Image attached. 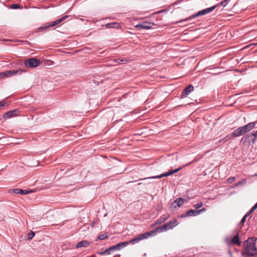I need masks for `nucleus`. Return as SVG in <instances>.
I'll use <instances>...</instances> for the list:
<instances>
[{
	"label": "nucleus",
	"instance_id": "obj_29",
	"mask_svg": "<svg viewBox=\"0 0 257 257\" xmlns=\"http://www.w3.org/2000/svg\"><path fill=\"white\" fill-rule=\"evenodd\" d=\"M114 61L120 64L123 63L124 62L126 61V60L122 59H120V58H117V59H115V60H114Z\"/></svg>",
	"mask_w": 257,
	"mask_h": 257
},
{
	"label": "nucleus",
	"instance_id": "obj_38",
	"mask_svg": "<svg viewBox=\"0 0 257 257\" xmlns=\"http://www.w3.org/2000/svg\"><path fill=\"white\" fill-rule=\"evenodd\" d=\"M191 163L190 162V163H188V164H187L186 165H184V166H187V165H188L190 164Z\"/></svg>",
	"mask_w": 257,
	"mask_h": 257
},
{
	"label": "nucleus",
	"instance_id": "obj_5",
	"mask_svg": "<svg viewBox=\"0 0 257 257\" xmlns=\"http://www.w3.org/2000/svg\"><path fill=\"white\" fill-rule=\"evenodd\" d=\"M182 169V167H179V168H177L173 170H169L168 172L163 173L159 175L155 176L150 177L146 178H143V179H141V180H145V179H160L164 177H167L168 176L172 175V174L179 172Z\"/></svg>",
	"mask_w": 257,
	"mask_h": 257
},
{
	"label": "nucleus",
	"instance_id": "obj_7",
	"mask_svg": "<svg viewBox=\"0 0 257 257\" xmlns=\"http://www.w3.org/2000/svg\"><path fill=\"white\" fill-rule=\"evenodd\" d=\"M168 230L169 229L167 227L166 223H165L162 225L156 228L154 230H152L149 232L150 234H151V236H155V235H156L157 232H165Z\"/></svg>",
	"mask_w": 257,
	"mask_h": 257
},
{
	"label": "nucleus",
	"instance_id": "obj_10",
	"mask_svg": "<svg viewBox=\"0 0 257 257\" xmlns=\"http://www.w3.org/2000/svg\"><path fill=\"white\" fill-rule=\"evenodd\" d=\"M246 133L243 126L239 127L238 128L234 130L232 133L231 136L233 138L240 136L245 134Z\"/></svg>",
	"mask_w": 257,
	"mask_h": 257
},
{
	"label": "nucleus",
	"instance_id": "obj_18",
	"mask_svg": "<svg viewBox=\"0 0 257 257\" xmlns=\"http://www.w3.org/2000/svg\"><path fill=\"white\" fill-rule=\"evenodd\" d=\"M231 243L233 245L239 246L241 244V241L238 234L235 235L231 240Z\"/></svg>",
	"mask_w": 257,
	"mask_h": 257
},
{
	"label": "nucleus",
	"instance_id": "obj_16",
	"mask_svg": "<svg viewBox=\"0 0 257 257\" xmlns=\"http://www.w3.org/2000/svg\"><path fill=\"white\" fill-rule=\"evenodd\" d=\"M198 215L197 210L190 209L187 211L185 214L181 215V217H186L187 216H195Z\"/></svg>",
	"mask_w": 257,
	"mask_h": 257
},
{
	"label": "nucleus",
	"instance_id": "obj_2",
	"mask_svg": "<svg viewBox=\"0 0 257 257\" xmlns=\"http://www.w3.org/2000/svg\"><path fill=\"white\" fill-rule=\"evenodd\" d=\"M217 5H215L213 7H210L208 8H206L205 9L200 11L198 12L197 13H196L190 17H188L186 19H184L179 21L177 23H182L183 22L188 21L192 20V19H194L196 17L208 14V13L212 12L217 7Z\"/></svg>",
	"mask_w": 257,
	"mask_h": 257
},
{
	"label": "nucleus",
	"instance_id": "obj_11",
	"mask_svg": "<svg viewBox=\"0 0 257 257\" xmlns=\"http://www.w3.org/2000/svg\"><path fill=\"white\" fill-rule=\"evenodd\" d=\"M129 244V242L127 241H124L119 242L114 245L111 246L112 249L113 250H120L123 247H126Z\"/></svg>",
	"mask_w": 257,
	"mask_h": 257
},
{
	"label": "nucleus",
	"instance_id": "obj_12",
	"mask_svg": "<svg viewBox=\"0 0 257 257\" xmlns=\"http://www.w3.org/2000/svg\"><path fill=\"white\" fill-rule=\"evenodd\" d=\"M194 90V87L192 85H189L186 87L184 90L182 91L181 94L182 97H186L190 93L193 91Z\"/></svg>",
	"mask_w": 257,
	"mask_h": 257
},
{
	"label": "nucleus",
	"instance_id": "obj_19",
	"mask_svg": "<svg viewBox=\"0 0 257 257\" xmlns=\"http://www.w3.org/2000/svg\"><path fill=\"white\" fill-rule=\"evenodd\" d=\"M255 125V122H250L248 124L245 125L244 126H243L246 133L248 132L252 129H253L254 127V126Z\"/></svg>",
	"mask_w": 257,
	"mask_h": 257
},
{
	"label": "nucleus",
	"instance_id": "obj_8",
	"mask_svg": "<svg viewBox=\"0 0 257 257\" xmlns=\"http://www.w3.org/2000/svg\"><path fill=\"white\" fill-rule=\"evenodd\" d=\"M154 26V24L151 22H148L147 21L143 22L141 23H140L136 26V28L138 30L142 29H150Z\"/></svg>",
	"mask_w": 257,
	"mask_h": 257
},
{
	"label": "nucleus",
	"instance_id": "obj_31",
	"mask_svg": "<svg viewBox=\"0 0 257 257\" xmlns=\"http://www.w3.org/2000/svg\"><path fill=\"white\" fill-rule=\"evenodd\" d=\"M203 205V203L202 202H198L197 203V204H195L194 205V207L196 208V209H198V208H200V207H201Z\"/></svg>",
	"mask_w": 257,
	"mask_h": 257
},
{
	"label": "nucleus",
	"instance_id": "obj_41",
	"mask_svg": "<svg viewBox=\"0 0 257 257\" xmlns=\"http://www.w3.org/2000/svg\"><path fill=\"white\" fill-rule=\"evenodd\" d=\"M142 183H140L138 184V185H141Z\"/></svg>",
	"mask_w": 257,
	"mask_h": 257
},
{
	"label": "nucleus",
	"instance_id": "obj_4",
	"mask_svg": "<svg viewBox=\"0 0 257 257\" xmlns=\"http://www.w3.org/2000/svg\"><path fill=\"white\" fill-rule=\"evenodd\" d=\"M151 237V234L149 233V231L146 232L144 233L140 234L138 236V237L134 238L131 239L127 242H129V244H134L135 243L139 242L140 241L144 240L145 239H148V238Z\"/></svg>",
	"mask_w": 257,
	"mask_h": 257
},
{
	"label": "nucleus",
	"instance_id": "obj_36",
	"mask_svg": "<svg viewBox=\"0 0 257 257\" xmlns=\"http://www.w3.org/2000/svg\"><path fill=\"white\" fill-rule=\"evenodd\" d=\"M227 3H226V1H222L220 2V5L222 6L225 7L227 5Z\"/></svg>",
	"mask_w": 257,
	"mask_h": 257
},
{
	"label": "nucleus",
	"instance_id": "obj_15",
	"mask_svg": "<svg viewBox=\"0 0 257 257\" xmlns=\"http://www.w3.org/2000/svg\"><path fill=\"white\" fill-rule=\"evenodd\" d=\"M166 223L167 225L169 230L173 229L174 227H175L178 224V222L177 219H176L171 220Z\"/></svg>",
	"mask_w": 257,
	"mask_h": 257
},
{
	"label": "nucleus",
	"instance_id": "obj_22",
	"mask_svg": "<svg viewBox=\"0 0 257 257\" xmlns=\"http://www.w3.org/2000/svg\"><path fill=\"white\" fill-rule=\"evenodd\" d=\"M113 251L111 246L110 247L105 249L103 251L99 252L98 253L100 255H109L111 253V252Z\"/></svg>",
	"mask_w": 257,
	"mask_h": 257
},
{
	"label": "nucleus",
	"instance_id": "obj_28",
	"mask_svg": "<svg viewBox=\"0 0 257 257\" xmlns=\"http://www.w3.org/2000/svg\"><path fill=\"white\" fill-rule=\"evenodd\" d=\"M245 183H246V180L245 179H243L241 181H239V182H237V183H236L234 185V186L237 187V186H240V185H243Z\"/></svg>",
	"mask_w": 257,
	"mask_h": 257
},
{
	"label": "nucleus",
	"instance_id": "obj_34",
	"mask_svg": "<svg viewBox=\"0 0 257 257\" xmlns=\"http://www.w3.org/2000/svg\"><path fill=\"white\" fill-rule=\"evenodd\" d=\"M6 104V102L4 100L0 101V109L3 107L5 106Z\"/></svg>",
	"mask_w": 257,
	"mask_h": 257
},
{
	"label": "nucleus",
	"instance_id": "obj_6",
	"mask_svg": "<svg viewBox=\"0 0 257 257\" xmlns=\"http://www.w3.org/2000/svg\"><path fill=\"white\" fill-rule=\"evenodd\" d=\"M40 64V61L39 59L32 58H30L25 62V65L30 68L37 67Z\"/></svg>",
	"mask_w": 257,
	"mask_h": 257
},
{
	"label": "nucleus",
	"instance_id": "obj_26",
	"mask_svg": "<svg viewBox=\"0 0 257 257\" xmlns=\"http://www.w3.org/2000/svg\"><path fill=\"white\" fill-rule=\"evenodd\" d=\"M11 73L12 74V76L16 75V74H18V73L21 74L23 72H24V71L21 70V69H19V70H11Z\"/></svg>",
	"mask_w": 257,
	"mask_h": 257
},
{
	"label": "nucleus",
	"instance_id": "obj_14",
	"mask_svg": "<svg viewBox=\"0 0 257 257\" xmlns=\"http://www.w3.org/2000/svg\"><path fill=\"white\" fill-rule=\"evenodd\" d=\"M184 200L182 198H178L176 199L171 203V207L176 208L177 206L180 207L184 203Z\"/></svg>",
	"mask_w": 257,
	"mask_h": 257
},
{
	"label": "nucleus",
	"instance_id": "obj_39",
	"mask_svg": "<svg viewBox=\"0 0 257 257\" xmlns=\"http://www.w3.org/2000/svg\"><path fill=\"white\" fill-rule=\"evenodd\" d=\"M94 222H92V225L93 226H94Z\"/></svg>",
	"mask_w": 257,
	"mask_h": 257
},
{
	"label": "nucleus",
	"instance_id": "obj_35",
	"mask_svg": "<svg viewBox=\"0 0 257 257\" xmlns=\"http://www.w3.org/2000/svg\"><path fill=\"white\" fill-rule=\"evenodd\" d=\"M206 211L205 208H203L201 209L197 210L198 215H199L201 212H203Z\"/></svg>",
	"mask_w": 257,
	"mask_h": 257
},
{
	"label": "nucleus",
	"instance_id": "obj_1",
	"mask_svg": "<svg viewBox=\"0 0 257 257\" xmlns=\"http://www.w3.org/2000/svg\"><path fill=\"white\" fill-rule=\"evenodd\" d=\"M256 239V238L252 237L244 242V250L241 252L242 255L254 256L257 254V248L255 246Z\"/></svg>",
	"mask_w": 257,
	"mask_h": 257
},
{
	"label": "nucleus",
	"instance_id": "obj_37",
	"mask_svg": "<svg viewBox=\"0 0 257 257\" xmlns=\"http://www.w3.org/2000/svg\"><path fill=\"white\" fill-rule=\"evenodd\" d=\"M257 208V202L254 205V206L252 207V211H254L255 209Z\"/></svg>",
	"mask_w": 257,
	"mask_h": 257
},
{
	"label": "nucleus",
	"instance_id": "obj_27",
	"mask_svg": "<svg viewBox=\"0 0 257 257\" xmlns=\"http://www.w3.org/2000/svg\"><path fill=\"white\" fill-rule=\"evenodd\" d=\"M108 237V236L107 235V234L104 233V234H100L98 237V239H100V240H103V239L107 238Z\"/></svg>",
	"mask_w": 257,
	"mask_h": 257
},
{
	"label": "nucleus",
	"instance_id": "obj_40",
	"mask_svg": "<svg viewBox=\"0 0 257 257\" xmlns=\"http://www.w3.org/2000/svg\"><path fill=\"white\" fill-rule=\"evenodd\" d=\"M224 1H226V3H227V2H228V0H225Z\"/></svg>",
	"mask_w": 257,
	"mask_h": 257
},
{
	"label": "nucleus",
	"instance_id": "obj_17",
	"mask_svg": "<svg viewBox=\"0 0 257 257\" xmlns=\"http://www.w3.org/2000/svg\"><path fill=\"white\" fill-rule=\"evenodd\" d=\"M105 27L107 28L119 29L121 27L120 24L117 22L109 23L105 24Z\"/></svg>",
	"mask_w": 257,
	"mask_h": 257
},
{
	"label": "nucleus",
	"instance_id": "obj_32",
	"mask_svg": "<svg viewBox=\"0 0 257 257\" xmlns=\"http://www.w3.org/2000/svg\"><path fill=\"white\" fill-rule=\"evenodd\" d=\"M35 235V233L33 231H31L30 233H29L28 235V238L29 239H31Z\"/></svg>",
	"mask_w": 257,
	"mask_h": 257
},
{
	"label": "nucleus",
	"instance_id": "obj_21",
	"mask_svg": "<svg viewBox=\"0 0 257 257\" xmlns=\"http://www.w3.org/2000/svg\"><path fill=\"white\" fill-rule=\"evenodd\" d=\"M13 192L16 194H20L22 195L27 194L29 193L30 191L27 190H23L22 189H15L13 190Z\"/></svg>",
	"mask_w": 257,
	"mask_h": 257
},
{
	"label": "nucleus",
	"instance_id": "obj_3",
	"mask_svg": "<svg viewBox=\"0 0 257 257\" xmlns=\"http://www.w3.org/2000/svg\"><path fill=\"white\" fill-rule=\"evenodd\" d=\"M69 16L66 15L62 18L57 19L56 21H54L51 23H46L43 26H42L40 28H39L37 29L38 32H42L43 31H45L47 30L48 28L50 27H53L61 23V22H63L64 20H65L67 18H68Z\"/></svg>",
	"mask_w": 257,
	"mask_h": 257
},
{
	"label": "nucleus",
	"instance_id": "obj_13",
	"mask_svg": "<svg viewBox=\"0 0 257 257\" xmlns=\"http://www.w3.org/2000/svg\"><path fill=\"white\" fill-rule=\"evenodd\" d=\"M19 112L18 110H14L6 112L4 113L3 117L5 119L10 118L12 117L17 115V113Z\"/></svg>",
	"mask_w": 257,
	"mask_h": 257
},
{
	"label": "nucleus",
	"instance_id": "obj_24",
	"mask_svg": "<svg viewBox=\"0 0 257 257\" xmlns=\"http://www.w3.org/2000/svg\"><path fill=\"white\" fill-rule=\"evenodd\" d=\"M167 219L168 216L164 215L156 221L155 224H161L165 221Z\"/></svg>",
	"mask_w": 257,
	"mask_h": 257
},
{
	"label": "nucleus",
	"instance_id": "obj_20",
	"mask_svg": "<svg viewBox=\"0 0 257 257\" xmlns=\"http://www.w3.org/2000/svg\"><path fill=\"white\" fill-rule=\"evenodd\" d=\"M89 245V242L87 240H82L78 242L75 246L76 248H80L81 247H87Z\"/></svg>",
	"mask_w": 257,
	"mask_h": 257
},
{
	"label": "nucleus",
	"instance_id": "obj_23",
	"mask_svg": "<svg viewBox=\"0 0 257 257\" xmlns=\"http://www.w3.org/2000/svg\"><path fill=\"white\" fill-rule=\"evenodd\" d=\"M11 72V70H9V71H6L5 72H1V73H0V77L2 78V77H5L12 76V74Z\"/></svg>",
	"mask_w": 257,
	"mask_h": 257
},
{
	"label": "nucleus",
	"instance_id": "obj_25",
	"mask_svg": "<svg viewBox=\"0 0 257 257\" xmlns=\"http://www.w3.org/2000/svg\"><path fill=\"white\" fill-rule=\"evenodd\" d=\"M253 211H252V208L250 210V211L248 212H247L244 215V216L242 217V218L241 219L240 222V224H243L245 221V219L246 218V217L249 216Z\"/></svg>",
	"mask_w": 257,
	"mask_h": 257
},
{
	"label": "nucleus",
	"instance_id": "obj_9",
	"mask_svg": "<svg viewBox=\"0 0 257 257\" xmlns=\"http://www.w3.org/2000/svg\"><path fill=\"white\" fill-rule=\"evenodd\" d=\"M257 140V130L255 132H252L249 134L246 135L245 141L247 142H252L254 143Z\"/></svg>",
	"mask_w": 257,
	"mask_h": 257
},
{
	"label": "nucleus",
	"instance_id": "obj_33",
	"mask_svg": "<svg viewBox=\"0 0 257 257\" xmlns=\"http://www.w3.org/2000/svg\"><path fill=\"white\" fill-rule=\"evenodd\" d=\"M11 8L13 9H17L20 8V5L18 4H12Z\"/></svg>",
	"mask_w": 257,
	"mask_h": 257
},
{
	"label": "nucleus",
	"instance_id": "obj_30",
	"mask_svg": "<svg viewBox=\"0 0 257 257\" xmlns=\"http://www.w3.org/2000/svg\"><path fill=\"white\" fill-rule=\"evenodd\" d=\"M235 180V178L234 177H230L229 178H228L227 180H226V182L228 183H232V182H233Z\"/></svg>",
	"mask_w": 257,
	"mask_h": 257
}]
</instances>
